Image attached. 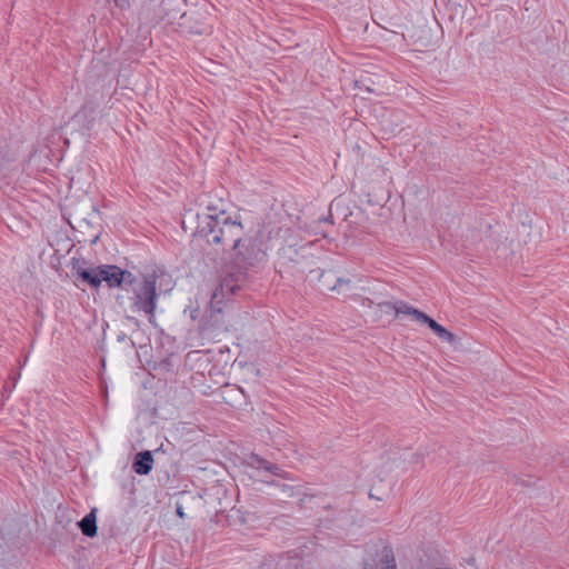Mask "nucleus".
Instances as JSON below:
<instances>
[{
  "label": "nucleus",
  "instance_id": "nucleus-1",
  "mask_svg": "<svg viewBox=\"0 0 569 569\" xmlns=\"http://www.w3.org/2000/svg\"><path fill=\"white\" fill-rule=\"evenodd\" d=\"M129 282V287L124 288L126 296H118L119 303L132 313L143 312L149 317L150 323L154 325L158 302L156 276L148 274L142 279L132 276Z\"/></svg>",
  "mask_w": 569,
  "mask_h": 569
},
{
  "label": "nucleus",
  "instance_id": "nucleus-3",
  "mask_svg": "<svg viewBox=\"0 0 569 569\" xmlns=\"http://www.w3.org/2000/svg\"><path fill=\"white\" fill-rule=\"evenodd\" d=\"M100 281H106L109 287H118L123 284V289L129 287L132 273L123 271L117 266L100 267Z\"/></svg>",
  "mask_w": 569,
  "mask_h": 569
},
{
  "label": "nucleus",
  "instance_id": "nucleus-14",
  "mask_svg": "<svg viewBox=\"0 0 569 569\" xmlns=\"http://www.w3.org/2000/svg\"><path fill=\"white\" fill-rule=\"evenodd\" d=\"M369 307L373 306V301L368 300ZM376 313L381 318L383 316H389L395 318V302L386 301L379 302L375 305Z\"/></svg>",
  "mask_w": 569,
  "mask_h": 569
},
{
  "label": "nucleus",
  "instance_id": "nucleus-22",
  "mask_svg": "<svg viewBox=\"0 0 569 569\" xmlns=\"http://www.w3.org/2000/svg\"><path fill=\"white\" fill-rule=\"evenodd\" d=\"M328 278H329V274H325V273L322 274V279L325 282H328Z\"/></svg>",
  "mask_w": 569,
  "mask_h": 569
},
{
  "label": "nucleus",
  "instance_id": "nucleus-15",
  "mask_svg": "<svg viewBox=\"0 0 569 569\" xmlns=\"http://www.w3.org/2000/svg\"><path fill=\"white\" fill-rule=\"evenodd\" d=\"M351 281L350 279L337 278L335 284L330 286L328 283V289L330 291H337L338 293L346 292L350 289Z\"/></svg>",
  "mask_w": 569,
  "mask_h": 569
},
{
  "label": "nucleus",
  "instance_id": "nucleus-12",
  "mask_svg": "<svg viewBox=\"0 0 569 569\" xmlns=\"http://www.w3.org/2000/svg\"><path fill=\"white\" fill-rule=\"evenodd\" d=\"M365 569H397V566L391 551L385 549L379 561L375 566L367 562Z\"/></svg>",
  "mask_w": 569,
  "mask_h": 569
},
{
  "label": "nucleus",
  "instance_id": "nucleus-2",
  "mask_svg": "<svg viewBox=\"0 0 569 569\" xmlns=\"http://www.w3.org/2000/svg\"><path fill=\"white\" fill-rule=\"evenodd\" d=\"M220 202L221 206L216 203V227L221 224L219 233L216 234V242L236 249L241 241L242 224L237 214H230V210L236 213L234 207L222 198Z\"/></svg>",
  "mask_w": 569,
  "mask_h": 569
},
{
  "label": "nucleus",
  "instance_id": "nucleus-11",
  "mask_svg": "<svg viewBox=\"0 0 569 569\" xmlns=\"http://www.w3.org/2000/svg\"><path fill=\"white\" fill-rule=\"evenodd\" d=\"M96 510L89 512L82 520L79 521V527L82 533L87 537H94L97 533V525H96Z\"/></svg>",
  "mask_w": 569,
  "mask_h": 569
},
{
  "label": "nucleus",
  "instance_id": "nucleus-4",
  "mask_svg": "<svg viewBox=\"0 0 569 569\" xmlns=\"http://www.w3.org/2000/svg\"><path fill=\"white\" fill-rule=\"evenodd\" d=\"M220 446L222 447L220 449L221 455L223 456L226 461L219 463L223 466L228 475H231V470L236 468L240 462H242V459L238 452L239 446L233 441H229L228 443L224 445L220 443Z\"/></svg>",
  "mask_w": 569,
  "mask_h": 569
},
{
  "label": "nucleus",
  "instance_id": "nucleus-7",
  "mask_svg": "<svg viewBox=\"0 0 569 569\" xmlns=\"http://www.w3.org/2000/svg\"><path fill=\"white\" fill-rule=\"evenodd\" d=\"M401 316H410L415 320L422 322L423 318L427 316L422 311L409 306L407 302L402 300L395 301V318H399Z\"/></svg>",
  "mask_w": 569,
  "mask_h": 569
},
{
  "label": "nucleus",
  "instance_id": "nucleus-17",
  "mask_svg": "<svg viewBox=\"0 0 569 569\" xmlns=\"http://www.w3.org/2000/svg\"><path fill=\"white\" fill-rule=\"evenodd\" d=\"M426 455L423 452H416L411 455L410 463L412 465H421L425 460Z\"/></svg>",
  "mask_w": 569,
  "mask_h": 569
},
{
  "label": "nucleus",
  "instance_id": "nucleus-23",
  "mask_svg": "<svg viewBox=\"0 0 569 569\" xmlns=\"http://www.w3.org/2000/svg\"><path fill=\"white\" fill-rule=\"evenodd\" d=\"M177 512H178V515H179L180 517H183V512H182L181 508H178V509H177Z\"/></svg>",
  "mask_w": 569,
  "mask_h": 569
},
{
  "label": "nucleus",
  "instance_id": "nucleus-5",
  "mask_svg": "<svg viewBox=\"0 0 569 569\" xmlns=\"http://www.w3.org/2000/svg\"><path fill=\"white\" fill-rule=\"evenodd\" d=\"M273 488V495L280 500H287L298 495V487L286 480H273L269 482Z\"/></svg>",
  "mask_w": 569,
  "mask_h": 569
},
{
  "label": "nucleus",
  "instance_id": "nucleus-18",
  "mask_svg": "<svg viewBox=\"0 0 569 569\" xmlns=\"http://www.w3.org/2000/svg\"><path fill=\"white\" fill-rule=\"evenodd\" d=\"M208 233L204 232V229H202L201 231H198L194 233V239H193V242L197 244V246H200V242L202 241V239L204 237H207Z\"/></svg>",
  "mask_w": 569,
  "mask_h": 569
},
{
  "label": "nucleus",
  "instance_id": "nucleus-25",
  "mask_svg": "<svg viewBox=\"0 0 569 569\" xmlns=\"http://www.w3.org/2000/svg\"><path fill=\"white\" fill-rule=\"evenodd\" d=\"M222 511H223V510H219V511H218V510H214L216 517H218V513H219V512H222Z\"/></svg>",
  "mask_w": 569,
  "mask_h": 569
},
{
  "label": "nucleus",
  "instance_id": "nucleus-24",
  "mask_svg": "<svg viewBox=\"0 0 569 569\" xmlns=\"http://www.w3.org/2000/svg\"><path fill=\"white\" fill-rule=\"evenodd\" d=\"M219 487L218 485H216V493H219Z\"/></svg>",
  "mask_w": 569,
  "mask_h": 569
},
{
  "label": "nucleus",
  "instance_id": "nucleus-6",
  "mask_svg": "<svg viewBox=\"0 0 569 569\" xmlns=\"http://www.w3.org/2000/svg\"><path fill=\"white\" fill-rule=\"evenodd\" d=\"M153 465V457L150 451H141L137 453L133 461V470L138 475H148Z\"/></svg>",
  "mask_w": 569,
  "mask_h": 569
},
{
  "label": "nucleus",
  "instance_id": "nucleus-19",
  "mask_svg": "<svg viewBox=\"0 0 569 569\" xmlns=\"http://www.w3.org/2000/svg\"><path fill=\"white\" fill-rule=\"evenodd\" d=\"M114 2L121 9L129 8L130 6V0H114Z\"/></svg>",
  "mask_w": 569,
  "mask_h": 569
},
{
  "label": "nucleus",
  "instance_id": "nucleus-21",
  "mask_svg": "<svg viewBox=\"0 0 569 569\" xmlns=\"http://www.w3.org/2000/svg\"><path fill=\"white\" fill-rule=\"evenodd\" d=\"M313 234H315V236H317V234H321L322 237H326V233H325V232H320V231H318L317 229H315Z\"/></svg>",
  "mask_w": 569,
  "mask_h": 569
},
{
  "label": "nucleus",
  "instance_id": "nucleus-13",
  "mask_svg": "<svg viewBox=\"0 0 569 569\" xmlns=\"http://www.w3.org/2000/svg\"><path fill=\"white\" fill-rule=\"evenodd\" d=\"M240 288L239 278H236L233 274L226 277L220 283V295L226 297L228 295H233L236 290Z\"/></svg>",
  "mask_w": 569,
  "mask_h": 569
},
{
  "label": "nucleus",
  "instance_id": "nucleus-9",
  "mask_svg": "<svg viewBox=\"0 0 569 569\" xmlns=\"http://www.w3.org/2000/svg\"><path fill=\"white\" fill-rule=\"evenodd\" d=\"M100 267L93 269L77 268L76 273L83 282L89 283L92 288H99L100 281Z\"/></svg>",
  "mask_w": 569,
  "mask_h": 569
},
{
  "label": "nucleus",
  "instance_id": "nucleus-20",
  "mask_svg": "<svg viewBox=\"0 0 569 569\" xmlns=\"http://www.w3.org/2000/svg\"><path fill=\"white\" fill-rule=\"evenodd\" d=\"M369 497H370L371 499H377V500H379V501L385 500V497H382V496H378V493H375V492H373V490H371V491L369 492Z\"/></svg>",
  "mask_w": 569,
  "mask_h": 569
},
{
  "label": "nucleus",
  "instance_id": "nucleus-26",
  "mask_svg": "<svg viewBox=\"0 0 569 569\" xmlns=\"http://www.w3.org/2000/svg\"><path fill=\"white\" fill-rule=\"evenodd\" d=\"M214 297H216V300H217V299H218V297H219V293H218V291H217V290H216Z\"/></svg>",
  "mask_w": 569,
  "mask_h": 569
},
{
  "label": "nucleus",
  "instance_id": "nucleus-16",
  "mask_svg": "<svg viewBox=\"0 0 569 569\" xmlns=\"http://www.w3.org/2000/svg\"><path fill=\"white\" fill-rule=\"evenodd\" d=\"M218 353H219L220 358L216 359V366L218 363H221V367L224 368L232 361L231 356H230V349L227 346L219 347Z\"/></svg>",
  "mask_w": 569,
  "mask_h": 569
},
{
  "label": "nucleus",
  "instance_id": "nucleus-10",
  "mask_svg": "<svg viewBox=\"0 0 569 569\" xmlns=\"http://www.w3.org/2000/svg\"><path fill=\"white\" fill-rule=\"evenodd\" d=\"M246 462L248 466L258 470H266L272 475H278L279 468L277 466L270 463L257 455H251Z\"/></svg>",
  "mask_w": 569,
  "mask_h": 569
},
{
  "label": "nucleus",
  "instance_id": "nucleus-8",
  "mask_svg": "<svg viewBox=\"0 0 569 569\" xmlns=\"http://www.w3.org/2000/svg\"><path fill=\"white\" fill-rule=\"evenodd\" d=\"M421 323L427 325L440 339L443 341L455 345L457 341L456 336L447 330L445 327L439 325L437 321L431 319L428 315L423 318V321Z\"/></svg>",
  "mask_w": 569,
  "mask_h": 569
}]
</instances>
